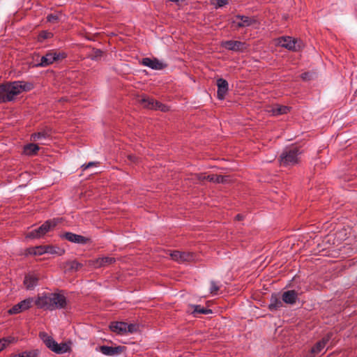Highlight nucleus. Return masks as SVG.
<instances>
[{"label": "nucleus", "instance_id": "nucleus-49", "mask_svg": "<svg viewBox=\"0 0 357 357\" xmlns=\"http://www.w3.org/2000/svg\"><path fill=\"white\" fill-rule=\"evenodd\" d=\"M355 93H356V95H357V89H356V91H355Z\"/></svg>", "mask_w": 357, "mask_h": 357}, {"label": "nucleus", "instance_id": "nucleus-16", "mask_svg": "<svg viewBox=\"0 0 357 357\" xmlns=\"http://www.w3.org/2000/svg\"><path fill=\"white\" fill-rule=\"evenodd\" d=\"M110 330L119 335L126 333V323L123 321H114L109 325Z\"/></svg>", "mask_w": 357, "mask_h": 357}, {"label": "nucleus", "instance_id": "nucleus-31", "mask_svg": "<svg viewBox=\"0 0 357 357\" xmlns=\"http://www.w3.org/2000/svg\"><path fill=\"white\" fill-rule=\"evenodd\" d=\"M63 252V250L54 246L46 245V253L49 254H58L61 255Z\"/></svg>", "mask_w": 357, "mask_h": 357}, {"label": "nucleus", "instance_id": "nucleus-32", "mask_svg": "<svg viewBox=\"0 0 357 357\" xmlns=\"http://www.w3.org/2000/svg\"><path fill=\"white\" fill-rule=\"evenodd\" d=\"M67 265L70 270L75 271H78L82 266V264H80L76 261H68L67 263Z\"/></svg>", "mask_w": 357, "mask_h": 357}, {"label": "nucleus", "instance_id": "nucleus-42", "mask_svg": "<svg viewBox=\"0 0 357 357\" xmlns=\"http://www.w3.org/2000/svg\"><path fill=\"white\" fill-rule=\"evenodd\" d=\"M40 36L44 39H46V38H51L52 36V33L50 32H48V31H43L40 34Z\"/></svg>", "mask_w": 357, "mask_h": 357}, {"label": "nucleus", "instance_id": "nucleus-30", "mask_svg": "<svg viewBox=\"0 0 357 357\" xmlns=\"http://www.w3.org/2000/svg\"><path fill=\"white\" fill-rule=\"evenodd\" d=\"M194 259H195V255L193 253L185 252H181V263L191 261L194 260Z\"/></svg>", "mask_w": 357, "mask_h": 357}, {"label": "nucleus", "instance_id": "nucleus-45", "mask_svg": "<svg viewBox=\"0 0 357 357\" xmlns=\"http://www.w3.org/2000/svg\"><path fill=\"white\" fill-rule=\"evenodd\" d=\"M6 347L5 342H3V339H0V351H2Z\"/></svg>", "mask_w": 357, "mask_h": 357}, {"label": "nucleus", "instance_id": "nucleus-29", "mask_svg": "<svg viewBox=\"0 0 357 357\" xmlns=\"http://www.w3.org/2000/svg\"><path fill=\"white\" fill-rule=\"evenodd\" d=\"M62 14L59 12L50 13L47 16V20L50 23L55 24L60 20Z\"/></svg>", "mask_w": 357, "mask_h": 357}, {"label": "nucleus", "instance_id": "nucleus-5", "mask_svg": "<svg viewBox=\"0 0 357 357\" xmlns=\"http://www.w3.org/2000/svg\"><path fill=\"white\" fill-rule=\"evenodd\" d=\"M66 56L64 52L50 51L41 57L40 62L37 64V66L46 67L53 63L54 61L64 59Z\"/></svg>", "mask_w": 357, "mask_h": 357}, {"label": "nucleus", "instance_id": "nucleus-41", "mask_svg": "<svg viewBox=\"0 0 357 357\" xmlns=\"http://www.w3.org/2000/svg\"><path fill=\"white\" fill-rule=\"evenodd\" d=\"M99 164V162H89V163L87 164H84L82 166L83 170H85V169H87L91 167H96Z\"/></svg>", "mask_w": 357, "mask_h": 357}, {"label": "nucleus", "instance_id": "nucleus-9", "mask_svg": "<svg viewBox=\"0 0 357 357\" xmlns=\"http://www.w3.org/2000/svg\"><path fill=\"white\" fill-rule=\"evenodd\" d=\"M142 102L144 103V106L149 109H159L162 112L167 110V106L149 97L142 98Z\"/></svg>", "mask_w": 357, "mask_h": 357}, {"label": "nucleus", "instance_id": "nucleus-23", "mask_svg": "<svg viewBox=\"0 0 357 357\" xmlns=\"http://www.w3.org/2000/svg\"><path fill=\"white\" fill-rule=\"evenodd\" d=\"M289 110V108L287 106L276 105L273 106L269 112L272 114L273 116H278L281 114H287Z\"/></svg>", "mask_w": 357, "mask_h": 357}, {"label": "nucleus", "instance_id": "nucleus-26", "mask_svg": "<svg viewBox=\"0 0 357 357\" xmlns=\"http://www.w3.org/2000/svg\"><path fill=\"white\" fill-rule=\"evenodd\" d=\"M35 304V299L32 297L27 298L17 303L22 312L30 309Z\"/></svg>", "mask_w": 357, "mask_h": 357}, {"label": "nucleus", "instance_id": "nucleus-25", "mask_svg": "<svg viewBox=\"0 0 357 357\" xmlns=\"http://www.w3.org/2000/svg\"><path fill=\"white\" fill-rule=\"evenodd\" d=\"M236 20H239L240 21L236 22L238 27H245L250 26L254 22L250 17L238 15L236 16Z\"/></svg>", "mask_w": 357, "mask_h": 357}, {"label": "nucleus", "instance_id": "nucleus-37", "mask_svg": "<svg viewBox=\"0 0 357 357\" xmlns=\"http://www.w3.org/2000/svg\"><path fill=\"white\" fill-rule=\"evenodd\" d=\"M3 342H5L6 347L8 346L10 344H13L17 342V338L13 336H8L2 338Z\"/></svg>", "mask_w": 357, "mask_h": 357}, {"label": "nucleus", "instance_id": "nucleus-36", "mask_svg": "<svg viewBox=\"0 0 357 357\" xmlns=\"http://www.w3.org/2000/svg\"><path fill=\"white\" fill-rule=\"evenodd\" d=\"M25 357H38L40 351L38 349L24 351Z\"/></svg>", "mask_w": 357, "mask_h": 357}, {"label": "nucleus", "instance_id": "nucleus-6", "mask_svg": "<svg viewBox=\"0 0 357 357\" xmlns=\"http://www.w3.org/2000/svg\"><path fill=\"white\" fill-rule=\"evenodd\" d=\"M278 44L291 51H298L301 47V41L290 36H283L278 39Z\"/></svg>", "mask_w": 357, "mask_h": 357}, {"label": "nucleus", "instance_id": "nucleus-21", "mask_svg": "<svg viewBox=\"0 0 357 357\" xmlns=\"http://www.w3.org/2000/svg\"><path fill=\"white\" fill-rule=\"evenodd\" d=\"M190 307L192 309V314L194 317H197L199 314H208L212 312L211 310L206 309L199 305H192Z\"/></svg>", "mask_w": 357, "mask_h": 357}, {"label": "nucleus", "instance_id": "nucleus-27", "mask_svg": "<svg viewBox=\"0 0 357 357\" xmlns=\"http://www.w3.org/2000/svg\"><path fill=\"white\" fill-rule=\"evenodd\" d=\"M70 347L67 343L57 344V347L54 348V352L56 354H65L70 351Z\"/></svg>", "mask_w": 357, "mask_h": 357}, {"label": "nucleus", "instance_id": "nucleus-11", "mask_svg": "<svg viewBox=\"0 0 357 357\" xmlns=\"http://www.w3.org/2000/svg\"><path fill=\"white\" fill-rule=\"evenodd\" d=\"M124 348L125 347L122 346H117L113 347L103 345L100 346L98 350L100 352H101L102 354L105 356H114L120 354L124 350Z\"/></svg>", "mask_w": 357, "mask_h": 357}, {"label": "nucleus", "instance_id": "nucleus-17", "mask_svg": "<svg viewBox=\"0 0 357 357\" xmlns=\"http://www.w3.org/2000/svg\"><path fill=\"white\" fill-rule=\"evenodd\" d=\"M115 261V259L111 257H103L96 259L93 261V266L98 268L112 264Z\"/></svg>", "mask_w": 357, "mask_h": 357}, {"label": "nucleus", "instance_id": "nucleus-12", "mask_svg": "<svg viewBox=\"0 0 357 357\" xmlns=\"http://www.w3.org/2000/svg\"><path fill=\"white\" fill-rule=\"evenodd\" d=\"M61 236L71 243L84 245L88 242V238L86 237L72 232H66Z\"/></svg>", "mask_w": 357, "mask_h": 357}, {"label": "nucleus", "instance_id": "nucleus-34", "mask_svg": "<svg viewBox=\"0 0 357 357\" xmlns=\"http://www.w3.org/2000/svg\"><path fill=\"white\" fill-rule=\"evenodd\" d=\"M220 289V286L214 281L211 282L210 292L213 295H216Z\"/></svg>", "mask_w": 357, "mask_h": 357}, {"label": "nucleus", "instance_id": "nucleus-4", "mask_svg": "<svg viewBox=\"0 0 357 357\" xmlns=\"http://www.w3.org/2000/svg\"><path fill=\"white\" fill-rule=\"evenodd\" d=\"M61 218H53L51 220H48L37 229H33L32 231H29L26 234V237L27 238H40L47 232H48L52 229L55 227L59 222H61Z\"/></svg>", "mask_w": 357, "mask_h": 357}, {"label": "nucleus", "instance_id": "nucleus-14", "mask_svg": "<svg viewBox=\"0 0 357 357\" xmlns=\"http://www.w3.org/2000/svg\"><path fill=\"white\" fill-rule=\"evenodd\" d=\"M331 338V334H327L325 337H324L321 340L317 342V344L311 349L312 356L310 357H314V355L320 353L324 348L326 347V344L329 341Z\"/></svg>", "mask_w": 357, "mask_h": 357}, {"label": "nucleus", "instance_id": "nucleus-3", "mask_svg": "<svg viewBox=\"0 0 357 357\" xmlns=\"http://www.w3.org/2000/svg\"><path fill=\"white\" fill-rule=\"evenodd\" d=\"M300 154L301 151L298 147H286L279 157L280 165L281 166L287 167L297 164Z\"/></svg>", "mask_w": 357, "mask_h": 357}, {"label": "nucleus", "instance_id": "nucleus-47", "mask_svg": "<svg viewBox=\"0 0 357 357\" xmlns=\"http://www.w3.org/2000/svg\"><path fill=\"white\" fill-rule=\"evenodd\" d=\"M18 355H19V357H25L24 351L20 354H18Z\"/></svg>", "mask_w": 357, "mask_h": 357}, {"label": "nucleus", "instance_id": "nucleus-22", "mask_svg": "<svg viewBox=\"0 0 357 357\" xmlns=\"http://www.w3.org/2000/svg\"><path fill=\"white\" fill-rule=\"evenodd\" d=\"M51 135L50 130H44L40 132L33 133L31 135V140L33 141H41L49 138Z\"/></svg>", "mask_w": 357, "mask_h": 357}, {"label": "nucleus", "instance_id": "nucleus-2", "mask_svg": "<svg viewBox=\"0 0 357 357\" xmlns=\"http://www.w3.org/2000/svg\"><path fill=\"white\" fill-rule=\"evenodd\" d=\"M6 89L7 94L6 100L10 102L13 100L15 97L22 91H30L32 89V84L22 81H15L6 83Z\"/></svg>", "mask_w": 357, "mask_h": 357}, {"label": "nucleus", "instance_id": "nucleus-1", "mask_svg": "<svg viewBox=\"0 0 357 357\" xmlns=\"http://www.w3.org/2000/svg\"><path fill=\"white\" fill-rule=\"evenodd\" d=\"M35 305L39 309L53 311L65 308L67 305L66 298L59 293H43L35 298Z\"/></svg>", "mask_w": 357, "mask_h": 357}, {"label": "nucleus", "instance_id": "nucleus-38", "mask_svg": "<svg viewBox=\"0 0 357 357\" xmlns=\"http://www.w3.org/2000/svg\"><path fill=\"white\" fill-rule=\"evenodd\" d=\"M137 331V326L135 324H128L126 323V333H135Z\"/></svg>", "mask_w": 357, "mask_h": 357}, {"label": "nucleus", "instance_id": "nucleus-40", "mask_svg": "<svg viewBox=\"0 0 357 357\" xmlns=\"http://www.w3.org/2000/svg\"><path fill=\"white\" fill-rule=\"evenodd\" d=\"M102 54V52L100 50L96 49L93 51V53L91 55L92 59H98L101 57Z\"/></svg>", "mask_w": 357, "mask_h": 357}, {"label": "nucleus", "instance_id": "nucleus-44", "mask_svg": "<svg viewBox=\"0 0 357 357\" xmlns=\"http://www.w3.org/2000/svg\"><path fill=\"white\" fill-rule=\"evenodd\" d=\"M129 160L134 162H138V158L135 155H130L128 156Z\"/></svg>", "mask_w": 357, "mask_h": 357}, {"label": "nucleus", "instance_id": "nucleus-8", "mask_svg": "<svg viewBox=\"0 0 357 357\" xmlns=\"http://www.w3.org/2000/svg\"><path fill=\"white\" fill-rule=\"evenodd\" d=\"M141 63L143 66H147L153 70H162L167 66L166 63L156 58L151 59L149 57L143 58Z\"/></svg>", "mask_w": 357, "mask_h": 357}, {"label": "nucleus", "instance_id": "nucleus-7", "mask_svg": "<svg viewBox=\"0 0 357 357\" xmlns=\"http://www.w3.org/2000/svg\"><path fill=\"white\" fill-rule=\"evenodd\" d=\"M222 46L231 51L243 52L248 49L245 43L238 40H226L222 43Z\"/></svg>", "mask_w": 357, "mask_h": 357}, {"label": "nucleus", "instance_id": "nucleus-35", "mask_svg": "<svg viewBox=\"0 0 357 357\" xmlns=\"http://www.w3.org/2000/svg\"><path fill=\"white\" fill-rule=\"evenodd\" d=\"M170 256L173 260L181 263V252L178 250L173 251L171 252Z\"/></svg>", "mask_w": 357, "mask_h": 357}, {"label": "nucleus", "instance_id": "nucleus-20", "mask_svg": "<svg viewBox=\"0 0 357 357\" xmlns=\"http://www.w3.org/2000/svg\"><path fill=\"white\" fill-rule=\"evenodd\" d=\"M282 298H279L277 295H272L268 307L271 311L277 310L282 307Z\"/></svg>", "mask_w": 357, "mask_h": 357}, {"label": "nucleus", "instance_id": "nucleus-10", "mask_svg": "<svg viewBox=\"0 0 357 357\" xmlns=\"http://www.w3.org/2000/svg\"><path fill=\"white\" fill-rule=\"evenodd\" d=\"M39 276L34 273H29L24 277V284L27 290L33 289L38 284Z\"/></svg>", "mask_w": 357, "mask_h": 357}, {"label": "nucleus", "instance_id": "nucleus-46", "mask_svg": "<svg viewBox=\"0 0 357 357\" xmlns=\"http://www.w3.org/2000/svg\"><path fill=\"white\" fill-rule=\"evenodd\" d=\"M244 218V216L241 214H237L235 217V219L238 221H241L242 220H243Z\"/></svg>", "mask_w": 357, "mask_h": 357}, {"label": "nucleus", "instance_id": "nucleus-13", "mask_svg": "<svg viewBox=\"0 0 357 357\" xmlns=\"http://www.w3.org/2000/svg\"><path fill=\"white\" fill-rule=\"evenodd\" d=\"M217 96L220 100H223L229 89V84L227 80L219 78L217 80Z\"/></svg>", "mask_w": 357, "mask_h": 357}, {"label": "nucleus", "instance_id": "nucleus-19", "mask_svg": "<svg viewBox=\"0 0 357 357\" xmlns=\"http://www.w3.org/2000/svg\"><path fill=\"white\" fill-rule=\"evenodd\" d=\"M40 337L43 340L47 347L54 351V348L57 347L58 343L45 332L40 333Z\"/></svg>", "mask_w": 357, "mask_h": 357}, {"label": "nucleus", "instance_id": "nucleus-15", "mask_svg": "<svg viewBox=\"0 0 357 357\" xmlns=\"http://www.w3.org/2000/svg\"><path fill=\"white\" fill-rule=\"evenodd\" d=\"M298 298V294L295 290H288L282 295V300L287 304L293 305L296 303Z\"/></svg>", "mask_w": 357, "mask_h": 357}, {"label": "nucleus", "instance_id": "nucleus-39", "mask_svg": "<svg viewBox=\"0 0 357 357\" xmlns=\"http://www.w3.org/2000/svg\"><path fill=\"white\" fill-rule=\"evenodd\" d=\"M22 312L20 308V306H18L17 304L13 305L9 310H8V313L10 314H19Z\"/></svg>", "mask_w": 357, "mask_h": 357}, {"label": "nucleus", "instance_id": "nucleus-24", "mask_svg": "<svg viewBox=\"0 0 357 357\" xmlns=\"http://www.w3.org/2000/svg\"><path fill=\"white\" fill-rule=\"evenodd\" d=\"M39 146L36 144H28L24 146L23 153L24 154L31 156L37 154L39 151Z\"/></svg>", "mask_w": 357, "mask_h": 357}, {"label": "nucleus", "instance_id": "nucleus-28", "mask_svg": "<svg viewBox=\"0 0 357 357\" xmlns=\"http://www.w3.org/2000/svg\"><path fill=\"white\" fill-rule=\"evenodd\" d=\"M29 253L33 255H41L45 254L46 253V245L30 248Z\"/></svg>", "mask_w": 357, "mask_h": 357}, {"label": "nucleus", "instance_id": "nucleus-18", "mask_svg": "<svg viewBox=\"0 0 357 357\" xmlns=\"http://www.w3.org/2000/svg\"><path fill=\"white\" fill-rule=\"evenodd\" d=\"M200 179H207L211 182L217 183H227L229 181L228 176H222L217 174H210L207 176H203V178H199Z\"/></svg>", "mask_w": 357, "mask_h": 357}, {"label": "nucleus", "instance_id": "nucleus-48", "mask_svg": "<svg viewBox=\"0 0 357 357\" xmlns=\"http://www.w3.org/2000/svg\"><path fill=\"white\" fill-rule=\"evenodd\" d=\"M10 357H19L18 354H13Z\"/></svg>", "mask_w": 357, "mask_h": 357}, {"label": "nucleus", "instance_id": "nucleus-43", "mask_svg": "<svg viewBox=\"0 0 357 357\" xmlns=\"http://www.w3.org/2000/svg\"><path fill=\"white\" fill-rule=\"evenodd\" d=\"M219 7H222L227 3V0H215Z\"/></svg>", "mask_w": 357, "mask_h": 357}, {"label": "nucleus", "instance_id": "nucleus-33", "mask_svg": "<svg viewBox=\"0 0 357 357\" xmlns=\"http://www.w3.org/2000/svg\"><path fill=\"white\" fill-rule=\"evenodd\" d=\"M6 84H0V102H8L7 100H6Z\"/></svg>", "mask_w": 357, "mask_h": 357}]
</instances>
